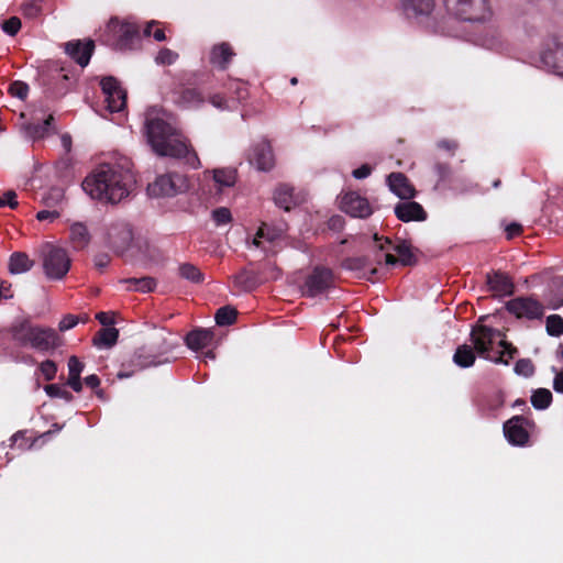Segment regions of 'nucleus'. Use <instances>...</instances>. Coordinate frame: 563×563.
Instances as JSON below:
<instances>
[{
	"instance_id": "nucleus-37",
	"label": "nucleus",
	"mask_w": 563,
	"mask_h": 563,
	"mask_svg": "<svg viewBox=\"0 0 563 563\" xmlns=\"http://www.w3.org/2000/svg\"><path fill=\"white\" fill-rule=\"evenodd\" d=\"M238 311L231 306H224L217 310L214 319L218 325H231L236 321Z\"/></svg>"
},
{
	"instance_id": "nucleus-1",
	"label": "nucleus",
	"mask_w": 563,
	"mask_h": 563,
	"mask_svg": "<svg viewBox=\"0 0 563 563\" xmlns=\"http://www.w3.org/2000/svg\"><path fill=\"white\" fill-rule=\"evenodd\" d=\"M129 159L103 163L84 179L81 187L92 199L118 203L129 197L136 179Z\"/></svg>"
},
{
	"instance_id": "nucleus-9",
	"label": "nucleus",
	"mask_w": 563,
	"mask_h": 563,
	"mask_svg": "<svg viewBox=\"0 0 563 563\" xmlns=\"http://www.w3.org/2000/svg\"><path fill=\"white\" fill-rule=\"evenodd\" d=\"M43 268L49 279L64 278L70 268L67 252L62 247L48 245L43 255Z\"/></svg>"
},
{
	"instance_id": "nucleus-53",
	"label": "nucleus",
	"mask_w": 563,
	"mask_h": 563,
	"mask_svg": "<svg viewBox=\"0 0 563 563\" xmlns=\"http://www.w3.org/2000/svg\"><path fill=\"white\" fill-rule=\"evenodd\" d=\"M84 367L85 364L77 356H70L68 358V377H80Z\"/></svg>"
},
{
	"instance_id": "nucleus-8",
	"label": "nucleus",
	"mask_w": 563,
	"mask_h": 563,
	"mask_svg": "<svg viewBox=\"0 0 563 563\" xmlns=\"http://www.w3.org/2000/svg\"><path fill=\"white\" fill-rule=\"evenodd\" d=\"M188 184L186 176L178 173H168L158 176L147 186V192L151 197H174L187 190Z\"/></svg>"
},
{
	"instance_id": "nucleus-62",
	"label": "nucleus",
	"mask_w": 563,
	"mask_h": 563,
	"mask_svg": "<svg viewBox=\"0 0 563 563\" xmlns=\"http://www.w3.org/2000/svg\"><path fill=\"white\" fill-rule=\"evenodd\" d=\"M505 399L501 393H496L490 397L488 401V407L492 411H496L504 406Z\"/></svg>"
},
{
	"instance_id": "nucleus-45",
	"label": "nucleus",
	"mask_w": 563,
	"mask_h": 563,
	"mask_svg": "<svg viewBox=\"0 0 563 563\" xmlns=\"http://www.w3.org/2000/svg\"><path fill=\"white\" fill-rule=\"evenodd\" d=\"M515 373L525 377L534 374V365L530 358H520L515 364Z\"/></svg>"
},
{
	"instance_id": "nucleus-64",
	"label": "nucleus",
	"mask_w": 563,
	"mask_h": 563,
	"mask_svg": "<svg viewBox=\"0 0 563 563\" xmlns=\"http://www.w3.org/2000/svg\"><path fill=\"white\" fill-rule=\"evenodd\" d=\"M373 240L375 241L377 249L379 251L388 250L391 246L393 242L387 236H379L377 233L373 235Z\"/></svg>"
},
{
	"instance_id": "nucleus-42",
	"label": "nucleus",
	"mask_w": 563,
	"mask_h": 563,
	"mask_svg": "<svg viewBox=\"0 0 563 563\" xmlns=\"http://www.w3.org/2000/svg\"><path fill=\"white\" fill-rule=\"evenodd\" d=\"M44 390L51 398H62L68 402L74 399L73 394L60 387L58 384L45 385Z\"/></svg>"
},
{
	"instance_id": "nucleus-30",
	"label": "nucleus",
	"mask_w": 563,
	"mask_h": 563,
	"mask_svg": "<svg viewBox=\"0 0 563 563\" xmlns=\"http://www.w3.org/2000/svg\"><path fill=\"white\" fill-rule=\"evenodd\" d=\"M476 360V351L467 344L457 346L453 355V362L461 368H467L474 365Z\"/></svg>"
},
{
	"instance_id": "nucleus-63",
	"label": "nucleus",
	"mask_w": 563,
	"mask_h": 563,
	"mask_svg": "<svg viewBox=\"0 0 563 563\" xmlns=\"http://www.w3.org/2000/svg\"><path fill=\"white\" fill-rule=\"evenodd\" d=\"M372 174V167L368 164H363L358 168L352 172V175L356 179H363Z\"/></svg>"
},
{
	"instance_id": "nucleus-41",
	"label": "nucleus",
	"mask_w": 563,
	"mask_h": 563,
	"mask_svg": "<svg viewBox=\"0 0 563 563\" xmlns=\"http://www.w3.org/2000/svg\"><path fill=\"white\" fill-rule=\"evenodd\" d=\"M547 332L552 336L563 334V318L559 314H551L547 318Z\"/></svg>"
},
{
	"instance_id": "nucleus-31",
	"label": "nucleus",
	"mask_w": 563,
	"mask_h": 563,
	"mask_svg": "<svg viewBox=\"0 0 563 563\" xmlns=\"http://www.w3.org/2000/svg\"><path fill=\"white\" fill-rule=\"evenodd\" d=\"M121 283L128 285L126 289L131 291L151 292L156 288V279L150 276H143L140 278H125Z\"/></svg>"
},
{
	"instance_id": "nucleus-20",
	"label": "nucleus",
	"mask_w": 563,
	"mask_h": 563,
	"mask_svg": "<svg viewBox=\"0 0 563 563\" xmlns=\"http://www.w3.org/2000/svg\"><path fill=\"white\" fill-rule=\"evenodd\" d=\"M109 242L118 251H124L133 240L132 229L126 222L113 223L108 231Z\"/></svg>"
},
{
	"instance_id": "nucleus-26",
	"label": "nucleus",
	"mask_w": 563,
	"mask_h": 563,
	"mask_svg": "<svg viewBox=\"0 0 563 563\" xmlns=\"http://www.w3.org/2000/svg\"><path fill=\"white\" fill-rule=\"evenodd\" d=\"M54 120V115L49 114L43 122H24L21 128L29 139L41 140L53 129Z\"/></svg>"
},
{
	"instance_id": "nucleus-15",
	"label": "nucleus",
	"mask_w": 563,
	"mask_h": 563,
	"mask_svg": "<svg viewBox=\"0 0 563 563\" xmlns=\"http://www.w3.org/2000/svg\"><path fill=\"white\" fill-rule=\"evenodd\" d=\"M100 86L106 96L110 111H122L126 103V92L121 87L118 79L112 76L103 77L100 81Z\"/></svg>"
},
{
	"instance_id": "nucleus-36",
	"label": "nucleus",
	"mask_w": 563,
	"mask_h": 563,
	"mask_svg": "<svg viewBox=\"0 0 563 563\" xmlns=\"http://www.w3.org/2000/svg\"><path fill=\"white\" fill-rule=\"evenodd\" d=\"M552 402V393L547 388H538L531 396V404L538 410H544Z\"/></svg>"
},
{
	"instance_id": "nucleus-54",
	"label": "nucleus",
	"mask_w": 563,
	"mask_h": 563,
	"mask_svg": "<svg viewBox=\"0 0 563 563\" xmlns=\"http://www.w3.org/2000/svg\"><path fill=\"white\" fill-rule=\"evenodd\" d=\"M63 199V191L59 188H53L42 198V203L46 207H54Z\"/></svg>"
},
{
	"instance_id": "nucleus-5",
	"label": "nucleus",
	"mask_w": 563,
	"mask_h": 563,
	"mask_svg": "<svg viewBox=\"0 0 563 563\" xmlns=\"http://www.w3.org/2000/svg\"><path fill=\"white\" fill-rule=\"evenodd\" d=\"M197 85L198 75L196 73L184 75L172 90L174 103L183 109H198L203 106L207 98Z\"/></svg>"
},
{
	"instance_id": "nucleus-7",
	"label": "nucleus",
	"mask_w": 563,
	"mask_h": 563,
	"mask_svg": "<svg viewBox=\"0 0 563 563\" xmlns=\"http://www.w3.org/2000/svg\"><path fill=\"white\" fill-rule=\"evenodd\" d=\"M107 32L112 37V45L120 51L132 49L140 40V27L130 21H120L111 18L107 24Z\"/></svg>"
},
{
	"instance_id": "nucleus-18",
	"label": "nucleus",
	"mask_w": 563,
	"mask_h": 563,
	"mask_svg": "<svg viewBox=\"0 0 563 563\" xmlns=\"http://www.w3.org/2000/svg\"><path fill=\"white\" fill-rule=\"evenodd\" d=\"M252 165H255L258 170L267 172L274 166V155L272 146L267 141H262L253 146L249 156Z\"/></svg>"
},
{
	"instance_id": "nucleus-48",
	"label": "nucleus",
	"mask_w": 563,
	"mask_h": 563,
	"mask_svg": "<svg viewBox=\"0 0 563 563\" xmlns=\"http://www.w3.org/2000/svg\"><path fill=\"white\" fill-rule=\"evenodd\" d=\"M178 58V54L167 47L162 48L157 56L155 57V62L159 65H173Z\"/></svg>"
},
{
	"instance_id": "nucleus-57",
	"label": "nucleus",
	"mask_w": 563,
	"mask_h": 563,
	"mask_svg": "<svg viewBox=\"0 0 563 563\" xmlns=\"http://www.w3.org/2000/svg\"><path fill=\"white\" fill-rule=\"evenodd\" d=\"M344 224V218L339 214L332 216L327 222L328 229L335 232H340L341 230H343Z\"/></svg>"
},
{
	"instance_id": "nucleus-47",
	"label": "nucleus",
	"mask_w": 563,
	"mask_h": 563,
	"mask_svg": "<svg viewBox=\"0 0 563 563\" xmlns=\"http://www.w3.org/2000/svg\"><path fill=\"white\" fill-rule=\"evenodd\" d=\"M29 85L21 80H15L10 84L9 92L21 100H25L29 95Z\"/></svg>"
},
{
	"instance_id": "nucleus-50",
	"label": "nucleus",
	"mask_w": 563,
	"mask_h": 563,
	"mask_svg": "<svg viewBox=\"0 0 563 563\" xmlns=\"http://www.w3.org/2000/svg\"><path fill=\"white\" fill-rule=\"evenodd\" d=\"M9 207L16 209L19 207L18 195L14 190H7L0 195V208Z\"/></svg>"
},
{
	"instance_id": "nucleus-58",
	"label": "nucleus",
	"mask_w": 563,
	"mask_h": 563,
	"mask_svg": "<svg viewBox=\"0 0 563 563\" xmlns=\"http://www.w3.org/2000/svg\"><path fill=\"white\" fill-rule=\"evenodd\" d=\"M60 213L56 210H41L36 213V219L38 221H49L53 222L54 220L58 219Z\"/></svg>"
},
{
	"instance_id": "nucleus-2",
	"label": "nucleus",
	"mask_w": 563,
	"mask_h": 563,
	"mask_svg": "<svg viewBox=\"0 0 563 563\" xmlns=\"http://www.w3.org/2000/svg\"><path fill=\"white\" fill-rule=\"evenodd\" d=\"M176 129L161 118H147L145 134L152 150L158 156L183 159L192 168L200 166L195 150L184 140L176 137Z\"/></svg>"
},
{
	"instance_id": "nucleus-59",
	"label": "nucleus",
	"mask_w": 563,
	"mask_h": 563,
	"mask_svg": "<svg viewBox=\"0 0 563 563\" xmlns=\"http://www.w3.org/2000/svg\"><path fill=\"white\" fill-rule=\"evenodd\" d=\"M505 231L507 239L511 240L516 236H519L522 233L523 229L520 223L512 222L506 227Z\"/></svg>"
},
{
	"instance_id": "nucleus-44",
	"label": "nucleus",
	"mask_w": 563,
	"mask_h": 563,
	"mask_svg": "<svg viewBox=\"0 0 563 563\" xmlns=\"http://www.w3.org/2000/svg\"><path fill=\"white\" fill-rule=\"evenodd\" d=\"M434 173L438 176V184H444L451 181L452 169L448 163L438 162L434 164Z\"/></svg>"
},
{
	"instance_id": "nucleus-49",
	"label": "nucleus",
	"mask_w": 563,
	"mask_h": 563,
	"mask_svg": "<svg viewBox=\"0 0 563 563\" xmlns=\"http://www.w3.org/2000/svg\"><path fill=\"white\" fill-rule=\"evenodd\" d=\"M1 29L2 31L10 35V36H14L18 34V32L20 31L21 29V20L20 18L18 16H11L7 20H4L2 23H1Z\"/></svg>"
},
{
	"instance_id": "nucleus-6",
	"label": "nucleus",
	"mask_w": 563,
	"mask_h": 563,
	"mask_svg": "<svg viewBox=\"0 0 563 563\" xmlns=\"http://www.w3.org/2000/svg\"><path fill=\"white\" fill-rule=\"evenodd\" d=\"M500 331L488 325L477 324L471 331V342L476 353L496 364L508 365V361L503 360L501 355H492L493 344L496 336H500Z\"/></svg>"
},
{
	"instance_id": "nucleus-35",
	"label": "nucleus",
	"mask_w": 563,
	"mask_h": 563,
	"mask_svg": "<svg viewBox=\"0 0 563 563\" xmlns=\"http://www.w3.org/2000/svg\"><path fill=\"white\" fill-rule=\"evenodd\" d=\"M179 276L184 279H187L194 284H201L205 279L201 271L191 263H183L179 268Z\"/></svg>"
},
{
	"instance_id": "nucleus-40",
	"label": "nucleus",
	"mask_w": 563,
	"mask_h": 563,
	"mask_svg": "<svg viewBox=\"0 0 563 563\" xmlns=\"http://www.w3.org/2000/svg\"><path fill=\"white\" fill-rule=\"evenodd\" d=\"M44 0H24L21 10L24 16L35 19L42 14V3Z\"/></svg>"
},
{
	"instance_id": "nucleus-55",
	"label": "nucleus",
	"mask_w": 563,
	"mask_h": 563,
	"mask_svg": "<svg viewBox=\"0 0 563 563\" xmlns=\"http://www.w3.org/2000/svg\"><path fill=\"white\" fill-rule=\"evenodd\" d=\"M555 286V298L553 300V309H558L563 306V277H558L553 280Z\"/></svg>"
},
{
	"instance_id": "nucleus-29",
	"label": "nucleus",
	"mask_w": 563,
	"mask_h": 563,
	"mask_svg": "<svg viewBox=\"0 0 563 563\" xmlns=\"http://www.w3.org/2000/svg\"><path fill=\"white\" fill-rule=\"evenodd\" d=\"M34 261L24 252H13L9 257L8 269L11 274L18 275L29 272Z\"/></svg>"
},
{
	"instance_id": "nucleus-27",
	"label": "nucleus",
	"mask_w": 563,
	"mask_h": 563,
	"mask_svg": "<svg viewBox=\"0 0 563 563\" xmlns=\"http://www.w3.org/2000/svg\"><path fill=\"white\" fill-rule=\"evenodd\" d=\"M393 250L397 253L402 266H415L418 263L417 249H413L407 240L398 239Z\"/></svg>"
},
{
	"instance_id": "nucleus-60",
	"label": "nucleus",
	"mask_w": 563,
	"mask_h": 563,
	"mask_svg": "<svg viewBox=\"0 0 563 563\" xmlns=\"http://www.w3.org/2000/svg\"><path fill=\"white\" fill-rule=\"evenodd\" d=\"M437 146H438V148L448 151V152H450L453 155L455 153V151L457 150L459 144L454 140L444 139V140H440L437 143Z\"/></svg>"
},
{
	"instance_id": "nucleus-21",
	"label": "nucleus",
	"mask_w": 563,
	"mask_h": 563,
	"mask_svg": "<svg viewBox=\"0 0 563 563\" xmlns=\"http://www.w3.org/2000/svg\"><path fill=\"white\" fill-rule=\"evenodd\" d=\"M400 2L405 14L418 20L430 18L435 8L434 0H400Z\"/></svg>"
},
{
	"instance_id": "nucleus-11",
	"label": "nucleus",
	"mask_w": 563,
	"mask_h": 563,
	"mask_svg": "<svg viewBox=\"0 0 563 563\" xmlns=\"http://www.w3.org/2000/svg\"><path fill=\"white\" fill-rule=\"evenodd\" d=\"M382 264V256L377 255L375 260L369 256H351L341 262V267L345 271L352 272L358 279H365L375 283L378 277V268L375 265Z\"/></svg>"
},
{
	"instance_id": "nucleus-3",
	"label": "nucleus",
	"mask_w": 563,
	"mask_h": 563,
	"mask_svg": "<svg viewBox=\"0 0 563 563\" xmlns=\"http://www.w3.org/2000/svg\"><path fill=\"white\" fill-rule=\"evenodd\" d=\"M12 340L22 347H32L46 352L59 346L60 339L56 330L34 325L29 320H22L11 328Z\"/></svg>"
},
{
	"instance_id": "nucleus-34",
	"label": "nucleus",
	"mask_w": 563,
	"mask_h": 563,
	"mask_svg": "<svg viewBox=\"0 0 563 563\" xmlns=\"http://www.w3.org/2000/svg\"><path fill=\"white\" fill-rule=\"evenodd\" d=\"M294 189L288 185H279L274 192V201L276 206L289 211L294 205Z\"/></svg>"
},
{
	"instance_id": "nucleus-28",
	"label": "nucleus",
	"mask_w": 563,
	"mask_h": 563,
	"mask_svg": "<svg viewBox=\"0 0 563 563\" xmlns=\"http://www.w3.org/2000/svg\"><path fill=\"white\" fill-rule=\"evenodd\" d=\"M232 282L240 291H252L258 286L257 274L245 268L232 276Z\"/></svg>"
},
{
	"instance_id": "nucleus-32",
	"label": "nucleus",
	"mask_w": 563,
	"mask_h": 563,
	"mask_svg": "<svg viewBox=\"0 0 563 563\" xmlns=\"http://www.w3.org/2000/svg\"><path fill=\"white\" fill-rule=\"evenodd\" d=\"M118 336H119L118 329H115L113 327L102 328L95 334V336L92 339V343H93V345L99 346V347H101V346L111 347L117 343Z\"/></svg>"
},
{
	"instance_id": "nucleus-25",
	"label": "nucleus",
	"mask_w": 563,
	"mask_h": 563,
	"mask_svg": "<svg viewBox=\"0 0 563 563\" xmlns=\"http://www.w3.org/2000/svg\"><path fill=\"white\" fill-rule=\"evenodd\" d=\"M487 285L492 291L499 296H510L515 289L511 278L500 272L488 274Z\"/></svg>"
},
{
	"instance_id": "nucleus-61",
	"label": "nucleus",
	"mask_w": 563,
	"mask_h": 563,
	"mask_svg": "<svg viewBox=\"0 0 563 563\" xmlns=\"http://www.w3.org/2000/svg\"><path fill=\"white\" fill-rule=\"evenodd\" d=\"M217 109L224 110L227 108V99L221 93H214L207 99Z\"/></svg>"
},
{
	"instance_id": "nucleus-51",
	"label": "nucleus",
	"mask_w": 563,
	"mask_h": 563,
	"mask_svg": "<svg viewBox=\"0 0 563 563\" xmlns=\"http://www.w3.org/2000/svg\"><path fill=\"white\" fill-rule=\"evenodd\" d=\"M159 22L157 21H150L146 23L144 30H143V33L145 36H151L153 35V37L155 38V41L157 42H162V41H165L166 40V35H165V31L161 27H156L154 32H152V29L154 26H158Z\"/></svg>"
},
{
	"instance_id": "nucleus-10",
	"label": "nucleus",
	"mask_w": 563,
	"mask_h": 563,
	"mask_svg": "<svg viewBox=\"0 0 563 563\" xmlns=\"http://www.w3.org/2000/svg\"><path fill=\"white\" fill-rule=\"evenodd\" d=\"M506 310L517 319L540 320L544 316V306L533 296H519L506 302Z\"/></svg>"
},
{
	"instance_id": "nucleus-43",
	"label": "nucleus",
	"mask_w": 563,
	"mask_h": 563,
	"mask_svg": "<svg viewBox=\"0 0 563 563\" xmlns=\"http://www.w3.org/2000/svg\"><path fill=\"white\" fill-rule=\"evenodd\" d=\"M87 322L88 321V316L85 314L84 317H79V316H75V314H66L64 316V318L59 321L58 323V330L60 332H65L67 330H70L73 329L74 327H76L79 322Z\"/></svg>"
},
{
	"instance_id": "nucleus-16",
	"label": "nucleus",
	"mask_w": 563,
	"mask_h": 563,
	"mask_svg": "<svg viewBox=\"0 0 563 563\" xmlns=\"http://www.w3.org/2000/svg\"><path fill=\"white\" fill-rule=\"evenodd\" d=\"M341 209L351 217L361 219H366L373 213L368 200L356 191H349L342 197Z\"/></svg>"
},
{
	"instance_id": "nucleus-13",
	"label": "nucleus",
	"mask_w": 563,
	"mask_h": 563,
	"mask_svg": "<svg viewBox=\"0 0 563 563\" xmlns=\"http://www.w3.org/2000/svg\"><path fill=\"white\" fill-rule=\"evenodd\" d=\"M533 426V421L523 416H514L504 423V434L508 442L516 446H525L529 442L528 427Z\"/></svg>"
},
{
	"instance_id": "nucleus-12",
	"label": "nucleus",
	"mask_w": 563,
	"mask_h": 563,
	"mask_svg": "<svg viewBox=\"0 0 563 563\" xmlns=\"http://www.w3.org/2000/svg\"><path fill=\"white\" fill-rule=\"evenodd\" d=\"M334 287L333 271L325 266H316L307 276L302 294L306 297H316Z\"/></svg>"
},
{
	"instance_id": "nucleus-56",
	"label": "nucleus",
	"mask_w": 563,
	"mask_h": 563,
	"mask_svg": "<svg viewBox=\"0 0 563 563\" xmlns=\"http://www.w3.org/2000/svg\"><path fill=\"white\" fill-rule=\"evenodd\" d=\"M499 345L504 349L497 355H501L503 360L508 361L512 360L515 355L518 353L517 347H515L511 343L500 340Z\"/></svg>"
},
{
	"instance_id": "nucleus-22",
	"label": "nucleus",
	"mask_w": 563,
	"mask_h": 563,
	"mask_svg": "<svg viewBox=\"0 0 563 563\" xmlns=\"http://www.w3.org/2000/svg\"><path fill=\"white\" fill-rule=\"evenodd\" d=\"M387 184L390 191L402 200H409L416 196V189L402 173L389 174L387 177Z\"/></svg>"
},
{
	"instance_id": "nucleus-24",
	"label": "nucleus",
	"mask_w": 563,
	"mask_h": 563,
	"mask_svg": "<svg viewBox=\"0 0 563 563\" xmlns=\"http://www.w3.org/2000/svg\"><path fill=\"white\" fill-rule=\"evenodd\" d=\"M214 338V333L210 329L198 328L188 332L185 336L186 345L192 351H200L208 347Z\"/></svg>"
},
{
	"instance_id": "nucleus-23",
	"label": "nucleus",
	"mask_w": 563,
	"mask_h": 563,
	"mask_svg": "<svg viewBox=\"0 0 563 563\" xmlns=\"http://www.w3.org/2000/svg\"><path fill=\"white\" fill-rule=\"evenodd\" d=\"M234 56L235 52L231 44L222 42L212 46L209 54V63L220 70H225Z\"/></svg>"
},
{
	"instance_id": "nucleus-14",
	"label": "nucleus",
	"mask_w": 563,
	"mask_h": 563,
	"mask_svg": "<svg viewBox=\"0 0 563 563\" xmlns=\"http://www.w3.org/2000/svg\"><path fill=\"white\" fill-rule=\"evenodd\" d=\"M542 64L554 74L563 77V35H553L548 48L541 53Z\"/></svg>"
},
{
	"instance_id": "nucleus-19",
	"label": "nucleus",
	"mask_w": 563,
	"mask_h": 563,
	"mask_svg": "<svg viewBox=\"0 0 563 563\" xmlns=\"http://www.w3.org/2000/svg\"><path fill=\"white\" fill-rule=\"evenodd\" d=\"M395 216L402 222L410 221H424L427 220V212L423 207L410 199L404 202H398L394 208Z\"/></svg>"
},
{
	"instance_id": "nucleus-4",
	"label": "nucleus",
	"mask_w": 563,
	"mask_h": 563,
	"mask_svg": "<svg viewBox=\"0 0 563 563\" xmlns=\"http://www.w3.org/2000/svg\"><path fill=\"white\" fill-rule=\"evenodd\" d=\"M446 13L464 22H486L493 15L489 0H441Z\"/></svg>"
},
{
	"instance_id": "nucleus-46",
	"label": "nucleus",
	"mask_w": 563,
	"mask_h": 563,
	"mask_svg": "<svg viewBox=\"0 0 563 563\" xmlns=\"http://www.w3.org/2000/svg\"><path fill=\"white\" fill-rule=\"evenodd\" d=\"M212 220L216 225H224L232 221L231 211L225 207L217 208L211 213Z\"/></svg>"
},
{
	"instance_id": "nucleus-17",
	"label": "nucleus",
	"mask_w": 563,
	"mask_h": 563,
	"mask_svg": "<svg viewBox=\"0 0 563 563\" xmlns=\"http://www.w3.org/2000/svg\"><path fill=\"white\" fill-rule=\"evenodd\" d=\"M93 49L95 42L92 40L70 41L65 44V52L81 67L89 64Z\"/></svg>"
},
{
	"instance_id": "nucleus-33",
	"label": "nucleus",
	"mask_w": 563,
	"mask_h": 563,
	"mask_svg": "<svg viewBox=\"0 0 563 563\" xmlns=\"http://www.w3.org/2000/svg\"><path fill=\"white\" fill-rule=\"evenodd\" d=\"M70 240L75 249H85L90 242V234L87 227L79 222L74 223L70 227Z\"/></svg>"
},
{
	"instance_id": "nucleus-38",
	"label": "nucleus",
	"mask_w": 563,
	"mask_h": 563,
	"mask_svg": "<svg viewBox=\"0 0 563 563\" xmlns=\"http://www.w3.org/2000/svg\"><path fill=\"white\" fill-rule=\"evenodd\" d=\"M131 362L134 365L139 366L140 368H145L148 366H156V365L161 364V362L156 360V356L146 354L144 349H139L133 354Z\"/></svg>"
},
{
	"instance_id": "nucleus-52",
	"label": "nucleus",
	"mask_w": 563,
	"mask_h": 563,
	"mask_svg": "<svg viewBox=\"0 0 563 563\" xmlns=\"http://www.w3.org/2000/svg\"><path fill=\"white\" fill-rule=\"evenodd\" d=\"M40 371L44 376L45 380H53L57 373V366L54 361L46 360L41 363Z\"/></svg>"
},
{
	"instance_id": "nucleus-39",
	"label": "nucleus",
	"mask_w": 563,
	"mask_h": 563,
	"mask_svg": "<svg viewBox=\"0 0 563 563\" xmlns=\"http://www.w3.org/2000/svg\"><path fill=\"white\" fill-rule=\"evenodd\" d=\"M213 179L220 187H232L235 184L236 174L233 169H217Z\"/></svg>"
}]
</instances>
